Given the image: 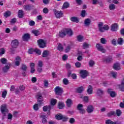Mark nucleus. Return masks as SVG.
Returning <instances> with one entry per match:
<instances>
[{
	"instance_id": "60",
	"label": "nucleus",
	"mask_w": 124,
	"mask_h": 124,
	"mask_svg": "<svg viewBox=\"0 0 124 124\" xmlns=\"http://www.w3.org/2000/svg\"><path fill=\"white\" fill-rule=\"evenodd\" d=\"M62 120L63 122H66V121H67V120H68V118L67 117H66L64 115H63Z\"/></svg>"
},
{
	"instance_id": "27",
	"label": "nucleus",
	"mask_w": 124,
	"mask_h": 124,
	"mask_svg": "<svg viewBox=\"0 0 124 124\" xmlns=\"http://www.w3.org/2000/svg\"><path fill=\"white\" fill-rule=\"evenodd\" d=\"M64 103L62 102H59L58 103V108L59 109H63L64 107Z\"/></svg>"
},
{
	"instance_id": "62",
	"label": "nucleus",
	"mask_w": 124,
	"mask_h": 124,
	"mask_svg": "<svg viewBox=\"0 0 124 124\" xmlns=\"http://www.w3.org/2000/svg\"><path fill=\"white\" fill-rule=\"evenodd\" d=\"M69 51H70V46H68L65 49V53H68Z\"/></svg>"
},
{
	"instance_id": "29",
	"label": "nucleus",
	"mask_w": 124,
	"mask_h": 124,
	"mask_svg": "<svg viewBox=\"0 0 124 124\" xmlns=\"http://www.w3.org/2000/svg\"><path fill=\"white\" fill-rule=\"evenodd\" d=\"M43 110L44 112H46L47 110L50 111L51 110V106H46L43 108Z\"/></svg>"
},
{
	"instance_id": "44",
	"label": "nucleus",
	"mask_w": 124,
	"mask_h": 124,
	"mask_svg": "<svg viewBox=\"0 0 124 124\" xmlns=\"http://www.w3.org/2000/svg\"><path fill=\"white\" fill-rule=\"evenodd\" d=\"M50 103L51 105H56V103H57V100L55 99H51L50 101Z\"/></svg>"
},
{
	"instance_id": "23",
	"label": "nucleus",
	"mask_w": 124,
	"mask_h": 124,
	"mask_svg": "<svg viewBox=\"0 0 124 124\" xmlns=\"http://www.w3.org/2000/svg\"><path fill=\"white\" fill-rule=\"evenodd\" d=\"M65 32L66 34H67L69 36H71V35L73 34V32H72V30H71V29H65Z\"/></svg>"
},
{
	"instance_id": "10",
	"label": "nucleus",
	"mask_w": 124,
	"mask_h": 124,
	"mask_svg": "<svg viewBox=\"0 0 124 124\" xmlns=\"http://www.w3.org/2000/svg\"><path fill=\"white\" fill-rule=\"evenodd\" d=\"M80 77L81 78H83V79H85L87 76H88V71L85 70H82L80 71Z\"/></svg>"
},
{
	"instance_id": "30",
	"label": "nucleus",
	"mask_w": 124,
	"mask_h": 124,
	"mask_svg": "<svg viewBox=\"0 0 124 124\" xmlns=\"http://www.w3.org/2000/svg\"><path fill=\"white\" fill-rule=\"evenodd\" d=\"M18 17L23 18L24 17V11L22 10H19L18 13Z\"/></svg>"
},
{
	"instance_id": "63",
	"label": "nucleus",
	"mask_w": 124,
	"mask_h": 124,
	"mask_svg": "<svg viewBox=\"0 0 124 124\" xmlns=\"http://www.w3.org/2000/svg\"><path fill=\"white\" fill-rule=\"evenodd\" d=\"M5 52V51L4 50V49L1 48L0 49V55H3L4 53Z\"/></svg>"
},
{
	"instance_id": "13",
	"label": "nucleus",
	"mask_w": 124,
	"mask_h": 124,
	"mask_svg": "<svg viewBox=\"0 0 124 124\" xmlns=\"http://www.w3.org/2000/svg\"><path fill=\"white\" fill-rule=\"evenodd\" d=\"M22 38L24 41H29V39L31 38V35L29 33L24 34Z\"/></svg>"
},
{
	"instance_id": "26",
	"label": "nucleus",
	"mask_w": 124,
	"mask_h": 124,
	"mask_svg": "<svg viewBox=\"0 0 124 124\" xmlns=\"http://www.w3.org/2000/svg\"><path fill=\"white\" fill-rule=\"evenodd\" d=\"M71 21H72V22H74V23H79V19H78V17L75 16L71 17Z\"/></svg>"
},
{
	"instance_id": "12",
	"label": "nucleus",
	"mask_w": 124,
	"mask_h": 124,
	"mask_svg": "<svg viewBox=\"0 0 124 124\" xmlns=\"http://www.w3.org/2000/svg\"><path fill=\"white\" fill-rule=\"evenodd\" d=\"M15 62V65H16V66H19V65H20V62H22L21 57L19 56L16 57V58Z\"/></svg>"
},
{
	"instance_id": "39",
	"label": "nucleus",
	"mask_w": 124,
	"mask_h": 124,
	"mask_svg": "<svg viewBox=\"0 0 124 124\" xmlns=\"http://www.w3.org/2000/svg\"><path fill=\"white\" fill-rule=\"evenodd\" d=\"M68 7H69V3H68L67 2H64L63 4V8L66 9L68 8Z\"/></svg>"
},
{
	"instance_id": "57",
	"label": "nucleus",
	"mask_w": 124,
	"mask_h": 124,
	"mask_svg": "<svg viewBox=\"0 0 124 124\" xmlns=\"http://www.w3.org/2000/svg\"><path fill=\"white\" fill-rule=\"evenodd\" d=\"M111 74L113 77V78H116L117 77V72H111Z\"/></svg>"
},
{
	"instance_id": "46",
	"label": "nucleus",
	"mask_w": 124,
	"mask_h": 124,
	"mask_svg": "<svg viewBox=\"0 0 124 124\" xmlns=\"http://www.w3.org/2000/svg\"><path fill=\"white\" fill-rule=\"evenodd\" d=\"M33 108L35 111H38V110L39 109V108H38V104H35V105H34L33 106Z\"/></svg>"
},
{
	"instance_id": "61",
	"label": "nucleus",
	"mask_w": 124,
	"mask_h": 124,
	"mask_svg": "<svg viewBox=\"0 0 124 124\" xmlns=\"http://www.w3.org/2000/svg\"><path fill=\"white\" fill-rule=\"evenodd\" d=\"M29 25L31 26H34V25H35V22H34V21L33 20H31L29 22Z\"/></svg>"
},
{
	"instance_id": "18",
	"label": "nucleus",
	"mask_w": 124,
	"mask_h": 124,
	"mask_svg": "<svg viewBox=\"0 0 124 124\" xmlns=\"http://www.w3.org/2000/svg\"><path fill=\"white\" fill-rule=\"evenodd\" d=\"M108 93L110 94L111 97H115V96H116V93L114 91H112L111 89H108Z\"/></svg>"
},
{
	"instance_id": "58",
	"label": "nucleus",
	"mask_w": 124,
	"mask_h": 124,
	"mask_svg": "<svg viewBox=\"0 0 124 124\" xmlns=\"http://www.w3.org/2000/svg\"><path fill=\"white\" fill-rule=\"evenodd\" d=\"M69 123H70V124H74V123H75V119L72 118H70L69 121Z\"/></svg>"
},
{
	"instance_id": "48",
	"label": "nucleus",
	"mask_w": 124,
	"mask_h": 124,
	"mask_svg": "<svg viewBox=\"0 0 124 124\" xmlns=\"http://www.w3.org/2000/svg\"><path fill=\"white\" fill-rule=\"evenodd\" d=\"M83 38H84V37L81 35L78 36V41H79V42H82V41H83Z\"/></svg>"
},
{
	"instance_id": "55",
	"label": "nucleus",
	"mask_w": 124,
	"mask_h": 124,
	"mask_svg": "<svg viewBox=\"0 0 124 124\" xmlns=\"http://www.w3.org/2000/svg\"><path fill=\"white\" fill-rule=\"evenodd\" d=\"M6 94H7V92L6 91H4L2 93V97L3 98H5L6 97Z\"/></svg>"
},
{
	"instance_id": "17",
	"label": "nucleus",
	"mask_w": 124,
	"mask_h": 124,
	"mask_svg": "<svg viewBox=\"0 0 124 124\" xmlns=\"http://www.w3.org/2000/svg\"><path fill=\"white\" fill-rule=\"evenodd\" d=\"M104 94V91L101 89H98L97 90L96 94L98 96H101L103 94Z\"/></svg>"
},
{
	"instance_id": "7",
	"label": "nucleus",
	"mask_w": 124,
	"mask_h": 124,
	"mask_svg": "<svg viewBox=\"0 0 124 124\" xmlns=\"http://www.w3.org/2000/svg\"><path fill=\"white\" fill-rule=\"evenodd\" d=\"M11 63H8L6 65H5L4 67H2V71L4 73H6L8 72V70H9L10 67H11Z\"/></svg>"
},
{
	"instance_id": "14",
	"label": "nucleus",
	"mask_w": 124,
	"mask_h": 124,
	"mask_svg": "<svg viewBox=\"0 0 124 124\" xmlns=\"http://www.w3.org/2000/svg\"><path fill=\"white\" fill-rule=\"evenodd\" d=\"M113 68L114 70H120L121 69V64L119 62L115 63L113 64Z\"/></svg>"
},
{
	"instance_id": "8",
	"label": "nucleus",
	"mask_w": 124,
	"mask_h": 124,
	"mask_svg": "<svg viewBox=\"0 0 124 124\" xmlns=\"http://www.w3.org/2000/svg\"><path fill=\"white\" fill-rule=\"evenodd\" d=\"M83 107H84V106H83V105H82L81 104H79L78 105V110L79 111V113L80 114H85V113H86V110L83 108Z\"/></svg>"
},
{
	"instance_id": "38",
	"label": "nucleus",
	"mask_w": 124,
	"mask_h": 124,
	"mask_svg": "<svg viewBox=\"0 0 124 124\" xmlns=\"http://www.w3.org/2000/svg\"><path fill=\"white\" fill-rule=\"evenodd\" d=\"M116 115V112L115 111H110L107 114L108 117H112V116H115Z\"/></svg>"
},
{
	"instance_id": "50",
	"label": "nucleus",
	"mask_w": 124,
	"mask_h": 124,
	"mask_svg": "<svg viewBox=\"0 0 124 124\" xmlns=\"http://www.w3.org/2000/svg\"><path fill=\"white\" fill-rule=\"evenodd\" d=\"M83 49H86V48H89L90 47V44L87 43H83Z\"/></svg>"
},
{
	"instance_id": "40",
	"label": "nucleus",
	"mask_w": 124,
	"mask_h": 124,
	"mask_svg": "<svg viewBox=\"0 0 124 124\" xmlns=\"http://www.w3.org/2000/svg\"><path fill=\"white\" fill-rule=\"evenodd\" d=\"M100 42L102 44H106L107 43V40L105 38H102L100 39Z\"/></svg>"
},
{
	"instance_id": "28",
	"label": "nucleus",
	"mask_w": 124,
	"mask_h": 124,
	"mask_svg": "<svg viewBox=\"0 0 124 124\" xmlns=\"http://www.w3.org/2000/svg\"><path fill=\"white\" fill-rule=\"evenodd\" d=\"M66 35L65 30H62L59 33V36L60 37H64Z\"/></svg>"
},
{
	"instance_id": "59",
	"label": "nucleus",
	"mask_w": 124,
	"mask_h": 124,
	"mask_svg": "<svg viewBox=\"0 0 124 124\" xmlns=\"http://www.w3.org/2000/svg\"><path fill=\"white\" fill-rule=\"evenodd\" d=\"M43 13H45V14H47L49 12V10H48V8H45L43 10Z\"/></svg>"
},
{
	"instance_id": "25",
	"label": "nucleus",
	"mask_w": 124,
	"mask_h": 124,
	"mask_svg": "<svg viewBox=\"0 0 124 124\" xmlns=\"http://www.w3.org/2000/svg\"><path fill=\"white\" fill-rule=\"evenodd\" d=\"M83 91H84V87H83V86L78 87L76 89V92H77V93H83Z\"/></svg>"
},
{
	"instance_id": "15",
	"label": "nucleus",
	"mask_w": 124,
	"mask_h": 124,
	"mask_svg": "<svg viewBox=\"0 0 124 124\" xmlns=\"http://www.w3.org/2000/svg\"><path fill=\"white\" fill-rule=\"evenodd\" d=\"M94 108L93 105H89L87 106V108L86 109V111L87 113H93V112Z\"/></svg>"
},
{
	"instance_id": "42",
	"label": "nucleus",
	"mask_w": 124,
	"mask_h": 124,
	"mask_svg": "<svg viewBox=\"0 0 124 124\" xmlns=\"http://www.w3.org/2000/svg\"><path fill=\"white\" fill-rule=\"evenodd\" d=\"M106 124H114L115 122L112 121L110 119H108L105 121Z\"/></svg>"
},
{
	"instance_id": "21",
	"label": "nucleus",
	"mask_w": 124,
	"mask_h": 124,
	"mask_svg": "<svg viewBox=\"0 0 124 124\" xmlns=\"http://www.w3.org/2000/svg\"><path fill=\"white\" fill-rule=\"evenodd\" d=\"M23 8L24 10H26L27 11H30L31 9V5L30 4L24 5H23Z\"/></svg>"
},
{
	"instance_id": "33",
	"label": "nucleus",
	"mask_w": 124,
	"mask_h": 124,
	"mask_svg": "<svg viewBox=\"0 0 124 124\" xmlns=\"http://www.w3.org/2000/svg\"><path fill=\"white\" fill-rule=\"evenodd\" d=\"M11 15V12L9 11H7L5 13H4V16L5 18H7Z\"/></svg>"
},
{
	"instance_id": "1",
	"label": "nucleus",
	"mask_w": 124,
	"mask_h": 124,
	"mask_svg": "<svg viewBox=\"0 0 124 124\" xmlns=\"http://www.w3.org/2000/svg\"><path fill=\"white\" fill-rule=\"evenodd\" d=\"M98 27L99 31L101 32H104L105 31H108V30H109V26L107 25H105L103 27V23L101 22H99L98 24Z\"/></svg>"
},
{
	"instance_id": "47",
	"label": "nucleus",
	"mask_w": 124,
	"mask_h": 124,
	"mask_svg": "<svg viewBox=\"0 0 124 124\" xmlns=\"http://www.w3.org/2000/svg\"><path fill=\"white\" fill-rule=\"evenodd\" d=\"M58 50L59 51H62V50H63V47H62V44H59L58 46Z\"/></svg>"
},
{
	"instance_id": "24",
	"label": "nucleus",
	"mask_w": 124,
	"mask_h": 124,
	"mask_svg": "<svg viewBox=\"0 0 124 124\" xmlns=\"http://www.w3.org/2000/svg\"><path fill=\"white\" fill-rule=\"evenodd\" d=\"M93 86L91 85H89L87 89V93L88 94H93Z\"/></svg>"
},
{
	"instance_id": "9",
	"label": "nucleus",
	"mask_w": 124,
	"mask_h": 124,
	"mask_svg": "<svg viewBox=\"0 0 124 124\" xmlns=\"http://www.w3.org/2000/svg\"><path fill=\"white\" fill-rule=\"evenodd\" d=\"M1 112L4 116H5L6 113H8V109L6 108V106L3 105L1 107Z\"/></svg>"
},
{
	"instance_id": "35",
	"label": "nucleus",
	"mask_w": 124,
	"mask_h": 124,
	"mask_svg": "<svg viewBox=\"0 0 124 124\" xmlns=\"http://www.w3.org/2000/svg\"><path fill=\"white\" fill-rule=\"evenodd\" d=\"M117 43L119 44V45H123L124 43V40L123 39V38H118Z\"/></svg>"
},
{
	"instance_id": "11",
	"label": "nucleus",
	"mask_w": 124,
	"mask_h": 124,
	"mask_svg": "<svg viewBox=\"0 0 124 124\" xmlns=\"http://www.w3.org/2000/svg\"><path fill=\"white\" fill-rule=\"evenodd\" d=\"M36 98H37V102H38L39 105L41 104L42 103V101L43 100V97H42V94H38L36 95Z\"/></svg>"
},
{
	"instance_id": "4",
	"label": "nucleus",
	"mask_w": 124,
	"mask_h": 124,
	"mask_svg": "<svg viewBox=\"0 0 124 124\" xmlns=\"http://www.w3.org/2000/svg\"><path fill=\"white\" fill-rule=\"evenodd\" d=\"M53 12L56 17L58 19L61 18V17H62L63 14H62V11H58L56 9H53Z\"/></svg>"
},
{
	"instance_id": "37",
	"label": "nucleus",
	"mask_w": 124,
	"mask_h": 124,
	"mask_svg": "<svg viewBox=\"0 0 124 124\" xmlns=\"http://www.w3.org/2000/svg\"><path fill=\"white\" fill-rule=\"evenodd\" d=\"M63 116V115H62V114H57L55 117L57 120H62V119Z\"/></svg>"
},
{
	"instance_id": "31",
	"label": "nucleus",
	"mask_w": 124,
	"mask_h": 124,
	"mask_svg": "<svg viewBox=\"0 0 124 124\" xmlns=\"http://www.w3.org/2000/svg\"><path fill=\"white\" fill-rule=\"evenodd\" d=\"M66 102L67 107H70L72 105V100L70 99H68Z\"/></svg>"
},
{
	"instance_id": "52",
	"label": "nucleus",
	"mask_w": 124,
	"mask_h": 124,
	"mask_svg": "<svg viewBox=\"0 0 124 124\" xmlns=\"http://www.w3.org/2000/svg\"><path fill=\"white\" fill-rule=\"evenodd\" d=\"M63 83L64 85H68V84H69L68 79H67V78H64L63 79Z\"/></svg>"
},
{
	"instance_id": "49",
	"label": "nucleus",
	"mask_w": 124,
	"mask_h": 124,
	"mask_svg": "<svg viewBox=\"0 0 124 124\" xmlns=\"http://www.w3.org/2000/svg\"><path fill=\"white\" fill-rule=\"evenodd\" d=\"M94 61H93V60H90L89 61V66L90 67H93V65H94Z\"/></svg>"
},
{
	"instance_id": "64",
	"label": "nucleus",
	"mask_w": 124,
	"mask_h": 124,
	"mask_svg": "<svg viewBox=\"0 0 124 124\" xmlns=\"http://www.w3.org/2000/svg\"><path fill=\"white\" fill-rule=\"evenodd\" d=\"M76 1L78 5H81L82 4V0H76Z\"/></svg>"
},
{
	"instance_id": "22",
	"label": "nucleus",
	"mask_w": 124,
	"mask_h": 124,
	"mask_svg": "<svg viewBox=\"0 0 124 124\" xmlns=\"http://www.w3.org/2000/svg\"><path fill=\"white\" fill-rule=\"evenodd\" d=\"M92 21H91V19L90 18H86L84 20V25L86 27L89 26L90 25H91Z\"/></svg>"
},
{
	"instance_id": "32",
	"label": "nucleus",
	"mask_w": 124,
	"mask_h": 124,
	"mask_svg": "<svg viewBox=\"0 0 124 124\" xmlns=\"http://www.w3.org/2000/svg\"><path fill=\"white\" fill-rule=\"evenodd\" d=\"M32 33L34 34L35 36H38V35L40 34V33H39V31H38V30H33L32 31Z\"/></svg>"
},
{
	"instance_id": "43",
	"label": "nucleus",
	"mask_w": 124,
	"mask_h": 124,
	"mask_svg": "<svg viewBox=\"0 0 124 124\" xmlns=\"http://www.w3.org/2000/svg\"><path fill=\"white\" fill-rule=\"evenodd\" d=\"M75 66L76 67H77L78 68H79L80 67H81V66H82V64L81 63H80V62H77L75 63Z\"/></svg>"
},
{
	"instance_id": "54",
	"label": "nucleus",
	"mask_w": 124,
	"mask_h": 124,
	"mask_svg": "<svg viewBox=\"0 0 124 124\" xmlns=\"http://www.w3.org/2000/svg\"><path fill=\"white\" fill-rule=\"evenodd\" d=\"M80 16L81 17L84 18V17L86 16V10H82Z\"/></svg>"
},
{
	"instance_id": "2",
	"label": "nucleus",
	"mask_w": 124,
	"mask_h": 124,
	"mask_svg": "<svg viewBox=\"0 0 124 124\" xmlns=\"http://www.w3.org/2000/svg\"><path fill=\"white\" fill-rule=\"evenodd\" d=\"M18 45H19V42L18 41V40L16 39L12 41L11 44L12 48H10V50L12 54H14V51H15L14 49H15V48H17V47H18Z\"/></svg>"
},
{
	"instance_id": "19",
	"label": "nucleus",
	"mask_w": 124,
	"mask_h": 124,
	"mask_svg": "<svg viewBox=\"0 0 124 124\" xmlns=\"http://www.w3.org/2000/svg\"><path fill=\"white\" fill-rule=\"evenodd\" d=\"M41 119H42V123L44 124H47L48 123V121H47V119H46V116L42 115L40 116Z\"/></svg>"
},
{
	"instance_id": "45",
	"label": "nucleus",
	"mask_w": 124,
	"mask_h": 124,
	"mask_svg": "<svg viewBox=\"0 0 124 124\" xmlns=\"http://www.w3.org/2000/svg\"><path fill=\"white\" fill-rule=\"evenodd\" d=\"M116 115L118 117H120V116H121L122 115V110L121 109H117L116 111Z\"/></svg>"
},
{
	"instance_id": "36",
	"label": "nucleus",
	"mask_w": 124,
	"mask_h": 124,
	"mask_svg": "<svg viewBox=\"0 0 124 124\" xmlns=\"http://www.w3.org/2000/svg\"><path fill=\"white\" fill-rule=\"evenodd\" d=\"M109 8L110 10H114L116 9V5L114 4H110L109 5Z\"/></svg>"
},
{
	"instance_id": "16",
	"label": "nucleus",
	"mask_w": 124,
	"mask_h": 124,
	"mask_svg": "<svg viewBox=\"0 0 124 124\" xmlns=\"http://www.w3.org/2000/svg\"><path fill=\"white\" fill-rule=\"evenodd\" d=\"M118 27H119V25L117 23H114L111 26V31H118Z\"/></svg>"
},
{
	"instance_id": "53",
	"label": "nucleus",
	"mask_w": 124,
	"mask_h": 124,
	"mask_svg": "<svg viewBox=\"0 0 124 124\" xmlns=\"http://www.w3.org/2000/svg\"><path fill=\"white\" fill-rule=\"evenodd\" d=\"M112 61V58L111 57H108V58H106L104 62H110Z\"/></svg>"
},
{
	"instance_id": "20",
	"label": "nucleus",
	"mask_w": 124,
	"mask_h": 124,
	"mask_svg": "<svg viewBox=\"0 0 124 124\" xmlns=\"http://www.w3.org/2000/svg\"><path fill=\"white\" fill-rule=\"evenodd\" d=\"M118 88L121 92H124V78L122 80L121 84L118 85Z\"/></svg>"
},
{
	"instance_id": "3",
	"label": "nucleus",
	"mask_w": 124,
	"mask_h": 124,
	"mask_svg": "<svg viewBox=\"0 0 124 124\" xmlns=\"http://www.w3.org/2000/svg\"><path fill=\"white\" fill-rule=\"evenodd\" d=\"M96 48L98 51L101 52V53H103L105 54L106 53V49L103 47V46L100 44H96Z\"/></svg>"
},
{
	"instance_id": "51",
	"label": "nucleus",
	"mask_w": 124,
	"mask_h": 124,
	"mask_svg": "<svg viewBox=\"0 0 124 124\" xmlns=\"http://www.w3.org/2000/svg\"><path fill=\"white\" fill-rule=\"evenodd\" d=\"M28 68V67H27V65L22 64L21 66V69L23 70L24 71H26Z\"/></svg>"
},
{
	"instance_id": "5",
	"label": "nucleus",
	"mask_w": 124,
	"mask_h": 124,
	"mask_svg": "<svg viewBox=\"0 0 124 124\" xmlns=\"http://www.w3.org/2000/svg\"><path fill=\"white\" fill-rule=\"evenodd\" d=\"M37 42L40 48L46 47V42L44 40L39 39L37 41Z\"/></svg>"
},
{
	"instance_id": "34",
	"label": "nucleus",
	"mask_w": 124,
	"mask_h": 124,
	"mask_svg": "<svg viewBox=\"0 0 124 124\" xmlns=\"http://www.w3.org/2000/svg\"><path fill=\"white\" fill-rule=\"evenodd\" d=\"M49 55V53H48V51L47 50H45L43 51V53L42 54V57L43 58H46L48 57Z\"/></svg>"
},
{
	"instance_id": "41",
	"label": "nucleus",
	"mask_w": 124,
	"mask_h": 124,
	"mask_svg": "<svg viewBox=\"0 0 124 124\" xmlns=\"http://www.w3.org/2000/svg\"><path fill=\"white\" fill-rule=\"evenodd\" d=\"M0 62L2 64H5L7 62V60L4 58H2L0 59Z\"/></svg>"
},
{
	"instance_id": "6",
	"label": "nucleus",
	"mask_w": 124,
	"mask_h": 124,
	"mask_svg": "<svg viewBox=\"0 0 124 124\" xmlns=\"http://www.w3.org/2000/svg\"><path fill=\"white\" fill-rule=\"evenodd\" d=\"M55 92L57 95H62L63 92L62 88L60 86H57L55 88Z\"/></svg>"
},
{
	"instance_id": "56",
	"label": "nucleus",
	"mask_w": 124,
	"mask_h": 124,
	"mask_svg": "<svg viewBox=\"0 0 124 124\" xmlns=\"http://www.w3.org/2000/svg\"><path fill=\"white\" fill-rule=\"evenodd\" d=\"M34 52H35L36 54H37V55H41V51L37 48L34 49Z\"/></svg>"
}]
</instances>
